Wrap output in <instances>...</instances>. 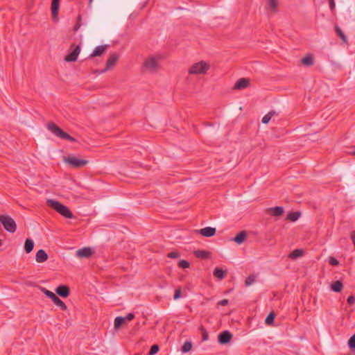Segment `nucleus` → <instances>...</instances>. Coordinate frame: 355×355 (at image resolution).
<instances>
[{
  "mask_svg": "<svg viewBox=\"0 0 355 355\" xmlns=\"http://www.w3.org/2000/svg\"><path fill=\"white\" fill-rule=\"evenodd\" d=\"M192 348V344L191 342H189V341H186L182 347V351L184 353L186 352H188L189 351H190Z\"/></svg>",
  "mask_w": 355,
  "mask_h": 355,
  "instance_id": "33",
  "label": "nucleus"
},
{
  "mask_svg": "<svg viewBox=\"0 0 355 355\" xmlns=\"http://www.w3.org/2000/svg\"><path fill=\"white\" fill-rule=\"evenodd\" d=\"M92 254V251L89 247H85L76 251V256L80 258H88Z\"/></svg>",
  "mask_w": 355,
  "mask_h": 355,
  "instance_id": "13",
  "label": "nucleus"
},
{
  "mask_svg": "<svg viewBox=\"0 0 355 355\" xmlns=\"http://www.w3.org/2000/svg\"><path fill=\"white\" fill-rule=\"evenodd\" d=\"M267 6L271 12L276 13L278 10V0H268Z\"/></svg>",
  "mask_w": 355,
  "mask_h": 355,
  "instance_id": "19",
  "label": "nucleus"
},
{
  "mask_svg": "<svg viewBox=\"0 0 355 355\" xmlns=\"http://www.w3.org/2000/svg\"><path fill=\"white\" fill-rule=\"evenodd\" d=\"M159 68V58L157 56H149L146 58L143 63V69L145 71L155 73Z\"/></svg>",
  "mask_w": 355,
  "mask_h": 355,
  "instance_id": "2",
  "label": "nucleus"
},
{
  "mask_svg": "<svg viewBox=\"0 0 355 355\" xmlns=\"http://www.w3.org/2000/svg\"><path fill=\"white\" fill-rule=\"evenodd\" d=\"M60 8V0H52L51 1V14L53 19H56Z\"/></svg>",
  "mask_w": 355,
  "mask_h": 355,
  "instance_id": "17",
  "label": "nucleus"
},
{
  "mask_svg": "<svg viewBox=\"0 0 355 355\" xmlns=\"http://www.w3.org/2000/svg\"><path fill=\"white\" fill-rule=\"evenodd\" d=\"M89 3H91L92 1V0H89Z\"/></svg>",
  "mask_w": 355,
  "mask_h": 355,
  "instance_id": "48",
  "label": "nucleus"
},
{
  "mask_svg": "<svg viewBox=\"0 0 355 355\" xmlns=\"http://www.w3.org/2000/svg\"><path fill=\"white\" fill-rule=\"evenodd\" d=\"M246 237V232L245 231H241L233 239V241L238 244H241L243 243Z\"/></svg>",
  "mask_w": 355,
  "mask_h": 355,
  "instance_id": "20",
  "label": "nucleus"
},
{
  "mask_svg": "<svg viewBox=\"0 0 355 355\" xmlns=\"http://www.w3.org/2000/svg\"><path fill=\"white\" fill-rule=\"evenodd\" d=\"M41 290L47 297H49L53 301V302L55 305L59 306L61 309V310H67V305L55 294L46 289L45 288H41Z\"/></svg>",
  "mask_w": 355,
  "mask_h": 355,
  "instance_id": "7",
  "label": "nucleus"
},
{
  "mask_svg": "<svg viewBox=\"0 0 355 355\" xmlns=\"http://www.w3.org/2000/svg\"><path fill=\"white\" fill-rule=\"evenodd\" d=\"M55 292L59 296L62 297H67L69 296L70 291L67 286L60 285L57 287Z\"/></svg>",
  "mask_w": 355,
  "mask_h": 355,
  "instance_id": "14",
  "label": "nucleus"
},
{
  "mask_svg": "<svg viewBox=\"0 0 355 355\" xmlns=\"http://www.w3.org/2000/svg\"><path fill=\"white\" fill-rule=\"evenodd\" d=\"M34 248V241L31 239H26L24 243V250L26 253L32 252Z\"/></svg>",
  "mask_w": 355,
  "mask_h": 355,
  "instance_id": "22",
  "label": "nucleus"
},
{
  "mask_svg": "<svg viewBox=\"0 0 355 355\" xmlns=\"http://www.w3.org/2000/svg\"><path fill=\"white\" fill-rule=\"evenodd\" d=\"M300 216V213L298 212V211H292V212H290L287 216H286V220H290V221H292V222H295L296 221Z\"/></svg>",
  "mask_w": 355,
  "mask_h": 355,
  "instance_id": "25",
  "label": "nucleus"
},
{
  "mask_svg": "<svg viewBox=\"0 0 355 355\" xmlns=\"http://www.w3.org/2000/svg\"><path fill=\"white\" fill-rule=\"evenodd\" d=\"M118 60L119 55L116 53H112L107 60L105 69L103 70V71H106L114 67L116 65Z\"/></svg>",
  "mask_w": 355,
  "mask_h": 355,
  "instance_id": "9",
  "label": "nucleus"
},
{
  "mask_svg": "<svg viewBox=\"0 0 355 355\" xmlns=\"http://www.w3.org/2000/svg\"><path fill=\"white\" fill-rule=\"evenodd\" d=\"M47 129L58 138L69 140L71 142L77 141L74 137L64 132L60 128H59L55 123L53 122L49 123L47 124Z\"/></svg>",
  "mask_w": 355,
  "mask_h": 355,
  "instance_id": "3",
  "label": "nucleus"
},
{
  "mask_svg": "<svg viewBox=\"0 0 355 355\" xmlns=\"http://www.w3.org/2000/svg\"><path fill=\"white\" fill-rule=\"evenodd\" d=\"M347 153L355 155V146L351 147L350 149L347 151Z\"/></svg>",
  "mask_w": 355,
  "mask_h": 355,
  "instance_id": "47",
  "label": "nucleus"
},
{
  "mask_svg": "<svg viewBox=\"0 0 355 355\" xmlns=\"http://www.w3.org/2000/svg\"><path fill=\"white\" fill-rule=\"evenodd\" d=\"M250 84V80L245 78L239 79L234 85V89L239 90L247 88Z\"/></svg>",
  "mask_w": 355,
  "mask_h": 355,
  "instance_id": "11",
  "label": "nucleus"
},
{
  "mask_svg": "<svg viewBox=\"0 0 355 355\" xmlns=\"http://www.w3.org/2000/svg\"><path fill=\"white\" fill-rule=\"evenodd\" d=\"M329 263L331 266H337V265H338L339 262H338V261L336 258L331 257L330 259H329Z\"/></svg>",
  "mask_w": 355,
  "mask_h": 355,
  "instance_id": "41",
  "label": "nucleus"
},
{
  "mask_svg": "<svg viewBox=\"0 0 355 355\" xmlns=\"http://www.w3.org/2000/svg\"><path fill=\"white\" fill-rule=\"evenodd\" d=\"M167 257L168 258L175 259L180 257V253L177 251H172L168 254Z\"/></svg>",
  "mask_w": 355,
  "mask_h": 355,
  "instance_id": "39",
  "label": "nucleus"
},
{
  "mask_svg": "<svg viewBox=\"0 0 355 355\" xmlns=\"http://www.w3.org/2000/svg\"><path fill=\"white\" fill-rule=\"evenodd\" d=\"M46 205L67 218H72L73 217V215L69 209L58 201L53 199H48L46 200Z\"/></svg>",
  "mask_w": 355,
  "mask_h": 355,
  "instance_id": "1",
  "label": "nucleus"
},
{
  "mask_svg": "<svg viewBox=\"0 0 355 355\" xmlns=\"http://www.w3.org/2000/svg\"><path fill=\"white\" fill-rule=\"evenodd\" d=\"M70 50H71V52L65 57L64 60L69 62H75L80 52V46L79 45L75 46L72 44L70 46Z\"/></svg>",
  "mask_w": 355,
  "mask_h": 355,
  "instance_id": "8",
  "label": "nucleus"
},
{
  "mask_svg": "<svg viewBox=\"0 0 355 355\" xmlns=\"http://www.w3.org/2000/svg\"><path fill=\"white\" fill-rule=\"evenodd\" d=\"M125 318L121 316H118L114 320V328L119 329L121 324L125 322Z\"/></svg>",
  "mask_w": 355,
  "mask_h": 355,
  "instance_id": "29",
  "label": "nucleus"
},
{
  "mask_svg": "<svg viewBox=\"0 0 355 355\" xmlns=\"http://www.w3.org/2000/svg\"><path fill=\"white\" fill-rule=\"evenodd\" d=\"M214 275L219 279H223L226 275V272L221 268H216L214 270Z\"/></svg>",
  "mask_w": 355,
  "mask_h": 355,
  "instance_id": "23",
  "label": "nucleus"
},
{
  "mask_svg": "<svg viewBox=\"0 0 355 355\" xmlns=\"http://www.w3.org/2000/svg\"><path fill=\"white\" fill-rule=\"evenodd\" d=\"M81 20H82V17L81 15H78V17H77V22L76 24H75V26H73V31L75 32L78 31V30L80 28V27L81 26Z\"/></svg>",
  "mask_w": 355,
  "mask_h": 355,
  "instance_id": "37",
  "label": "nucleus"
},
{
  "mask_svg": "<svg viewBox=\"0 0 355 355\" xmlns=\"http://www.w3.org/2000/svg\"><path fill=\"white\" fill-rule=\"evenodd\" d=\"M347 303L349 305H353L355 303V297L353 295H350L347 298Z\"/></svg>",
  "mask_w": 355,
  "mask_h": 355,
  "instance_id": "42",
  "label": "nucleus"
},
{
  "mask_svg": "<svg viewBox=\"0 0 355 355\" xmlns=\"http://www.w3.org/2000/svg\"><path fill=\"white\" fill-rule=\"evenodd\" d=\"M200 330L202 335V340L206 341L209 339V334L207 331L205 329V328L203 326L200 327Z\"/></svg>",
  "mask_w": 355,
  "mask_h": 355,
  "instance_id": "32",
  "label": "nucleus"
},
{
  "mask_svg": "<svg viewBox=\"0 0 355 355\" xmlns=\"http://www.w3.org/2000/svg\"><path fill=\"white\" fill-rule=\"evenodd\" d=\"M0 222L8 232L14 233L16 231L17 225L10 216L0 215Z\"/></svg>",
  "mask_w": 355,
  "mask_h": 355,
  "instance_id": "6",
  "label": "nucleus"
},
{
  "mask_svg": "<svg viewBox=\"0 0 355 355\" xmlns=\"http://www.w3.org/2000/svg\"><path fill=\"white\" fill-rule=\"evenodd\" d=\"M228 303H229L228 300H227V299H223V300H220V301H219V302H218V305H220V306H226V305H227V304H228Z\"/></svg>",
  "mask_w": 355,
  "mask_h": 355,
  "instance_id": "43",
  "label": "nucleus"
},
{
  "mask_svg": "<svg viewBox=\"0 0 355 355\" xmlns=\"http://www.w3.org/2000/svg\"><path fill=\"white\" fill-rule=\"evenodd\" d=\"M180 297H181V288H179L178 289L175 290V293H174V296H173V299L174 300H178Z\"/></svg>",
  "mask_w": 355,
  "mask_h": 355,
  "instance_id": "40",
  "label": "nucleus"
},
{
  "mask_svg": "<svg viewBox=\"0 0 355 355\" xmlns=\"http://www.w3.org/2000/svg\"><path fill=\"white\" fill-rule=\"evenodd\" d=\"M275 111H270L269 112L268 114H266L263 118H262V123H268L270 120L271 119V118L275 114Z\"/></svg>",
  "mask_w": 355,
  "mask_h": 355,
  "instance_id": "28",
  "label": "nucleus"
},
{
  "mask_svg": "<svg viewBox=\"0 0 355 355\" xmlns=\"http://www.w3.org/2000/svg\"><path fill=\"white\" fill-rule=\"evenodd\" d=\"M63 161L71 167L74 168H80L87 164L88 160L80 159L75 155L64 157Z\"/></svg>",
  "mask_w": 355,
  "mask_h": 355,
  "instance_id": "5",
  "label": "nucleus"
},
{
  "mask_svg": "<svg viewBox=\"0 0 355 355\" xmlns=\"http://www.w3.org/2000/svg\"><path fill=\"white\" fill-rule=\"evenodd\" d=\"M194 254L196 257L207 259L209 257L210 252L205 250H196Z\"/></svg>",
  "mask_w": 355,
  "mask_h": 355,
  "instance_id": "27",
  "label": "nucleus"
},
{
  "mask_svg": "<svg viewBox=\"0 0 355 355\" xmlns=\"http://www.w3.org/2000/svg\"><path fill=\"white\" fill-rule=\"evenodd\" d=\"M302 64L310 67L312 66L314 63L313 58L311 55H309L303 58L301 60Z\"/></svg>",
  "mask_w": 355,
  "mask_h": 355,
  "instance_id": "24",
  "label": "nucleus"
},
{
  "mask_svg": "<svg viewBox=\"0 0 355 355\" xmlns=\"http://www.w3.org/2000/svg\"><path fill=\"white\" fill-rule=\"evenodd\" d=\"M256 281V275H250L245 281V284L246 286H249L252 285Z\"/></svg>",
  "mask_w": 355,
  "mask_h": 355,
  "instance_id": "31",
  "label": "nucleus"
},
{
  "mask_svg": "<svg viewBox=\"0 0 355 355\" xmlns=\"http://www.w3.org/2000/svg\"><path fill=\"white\" fill-rule=\"evenodd\" d=\"M350 238L354 245V248H355V230H354L351 232Z\"/></svg>",
  "mask_w": 355,
  "mask_h": 355,
  "instance_id": "46",
  "label": "nucleus"
},
{
  "mask_svg": "<svg viewBox=\"0 0 355 355\" xmlns=\"http://www.w3.org/2000/svg\"><path fill=\"white\" fill-rule=\"evenodd\" d=\"M343 286L340 281H336L333 282L331 286V290L334 292H340L343 289Z\"/></svg>",
  "mask_w": 355,
  "mask_h": 355,
  "instance_id": "26",
  "label": "nucleus"
},
{
  "mask_svg": "<svg viewBox=\"0 0 355 355\" xmlns=\"http://www.w3.org/2000/svg\"><path fill=\"white\" fill-rule=\"evenodd\" d=\"M348 345L352 349H355V334L349 339Z\"/></svg>",
  "mask_w": 355,
  "mask_h": 355,
  "instance_id": "36",
  "label": "nucleus"
},
{
  "mask_svg": "<svg viewBox=\"0 0 355 355\" xmlns=\"http://www.w3.org/2000/svg\"><path fill=\"white\" fill-rule=\"evenodd\" d=\"M329 3V8L331 11H333L335 9V2L334 0H328Z\"/></svg>",
  "mask_w": 355,
  "mask_h": 355,
  "instance_id": "44",
  "label": "nucleus"
},
{
  "mask_svg": "<svg viewBox=\"0 0 355 355\" xmlns=\"http://www.w3.org/2000/svg\"><path fill=\"white\" fill-rule=\"evenodd\" d=\"M159 346L157 345H153L151 347H150V349L148 352V354L149 355H154L155 354H157L159 351Z\"/></svg>",
  "mask_w": 355,
  "mask_h": 355,
  "instance_id": "38",
  "label": "nucleus"
},
{
  "mask_svg": "<svg viewBox=\"0 0 355 355\" xmlns=\"http://www.w3.org/2000/svg\"><path fill=\"white\" fill-rule=\"evenodd\" d=\"M1 245V241H0V246Z\"/></svg>",
  "mask_w": 355,
  "mask_h": 355,
  "instance_id": "49",
  "label": "nucleus"
},
{
  "mask_svg": "<svg viewBox=\"0 0 355 355\" xmlns=\"http://www.w3.org/2000/svg\"><path fill=\"white\" fill-rule=\"evenodd\" d=\"M107 45H100L96 46L93 52L89 55V58H94L101 55L107 49Z\"/></svg>",
  "mask_w": 355,
  "mask_h": 355,
  "instance_id": "18",
  "label": "nucleus"
},
{
  "mask_svg": "<svg viewBox=\"0 0 355 355\" xmlns=\"http://www.w3.org/2000/svg\"><path fill=\"white\" fill-rule=\"evenodd\" d=\"M266 213L272 216H280L284 213V209L279 206L270 207L266 209Z\"/></svg>",
  "mask_w": 355,
  "mask_h": 355,
  "instance_id": "12",
  "label": "nucleus"
},
{
  "mask_svg": "<svg viewBox=\"0 0 355 355\" xmlns=\"http://www.w3.org/2000/svg\"><path fill=\"white\" fill-rule=\"evenodd\" d=\"M135 318V315L134 313H129L125 317V320H128V321H130L132 320H133Z\"/></svg>",
  "mask_w": 355,
  "mask_h": 355,
  "instance_id": "45",
  "label": "nucleus"
},
{
  "mask_svg": "<svg viewBox=\"0 0 355 355\" xmlns=\"http://www.w3.org/2000/svg\"><path fill=\"white\" fill-rule=\"evenodd\" d=\"M47 253L42 249L39 250L35 255V260L38 263H43L48 259Z\"/></svg>",
  "mask_w": 355,
  "mask_h": 355,
  "instance_id": "16",
  "label": "nucleus"
},
{
  "mask_svg": "<svg viewBox=\"0 0 355 355\" xmlns=\"http://www.w3.org/2000/svg\"><path fill=\"white\" fill-rule=\"evenodd\" d=\"M232 338V334L228 331H224L218 335V339L220 344L228 343Z\"/></svg>",
  "mask_w": 355,
  "mask_h": 355,
  "instance_id": "10",
  "label": "nucleus"
},
{
  "mask_svg": "<svg viewBox=\"0 0 355 355\" xmlns=\"http://www.w3.org/2000/svg\"><path fill=\"white\" fill-rule=\"evenodd\" d=\"M216 232V228L211 227H207L200 230V234L205 237H211L215 235Z\"/></svg>",
  "mask_w": 355,
  "mask_h": 355,
  "instance_id": "15",
  "label": "nucleus"
},
{
  "mask_svg": "<svg viewBox=\"0 0 355 355\" xmlns=\"http://www.w3.org/2000/svg\"><path fill=\"white\" fill-rule=\"evenodd\" d=\"M334 29H335L336 33L341 38V40L344 42H347V37L345 36L344 33L342 31V30L338 26H335Z\"/></svg>",
  "mask_w": 355,
  "mask_h": 355,
  "instance_id": "30",
  "label": "nucleus"
},
{
  "mask_svg": "<svg viewBox=\"0 0 355 355\" xmlns=\"http://www.w3.org/2000/svg\"><path fill=\"white\" fill-rule=\"evenodd\" d=\"M303 255L304 250L302 249H295L289 254L288 257L291 259H296Z\"/></svg>",
  "mask_w": 355,
  "mask_h": 355,
  "instance_id": "21",
  "label": "nucleus"
},
{
  "mask_svg": "<svg viewBox=\"0 0 355 355\" xmlns=\"http://www.w3.org/2000/svg\"><path fill=\"white\" fill-rule=\"evenodd\" d=\"M209 69L210 64L208 62L200 61L190 67L189 73L193 75L205 74Z\"/></svg>",
  "mask_w": 355,
  "mask_h": 355,
  "instance_id": "4",
  "label": "nucleus"
},
{
  "mask_svg": "<svg viewBox=\"0 0 355 355\" xmlns=\"http://www.w3.org/2000/svg\"><path fill=\"white\" fill-rule=\"evenodd\" d=\"M178 266L182 268H189L190 264L187 260L182 259L178 262Z\"/></svg>",
  "mask_w": 355,
  "mask_h": 355,
  "instance_id": "35",
  "label": "nucleus"
},
{
  "mask_svg": "<svg viewBox=\"0 0 355 355\" xmlns=\"http://www.w3.org/2000/svg\"><path fill=\"white\" fill-rule=\"evenodd\" d=\"M275 318V314L273 312L270 313L266 318V320H265L266 324H271L273 322Z\"/></svg>",
  "mask_w": 355,
  "mask_h": 355,
  "instance_id": "34",
  "label": "nucleus"
}]
</instances>
